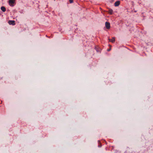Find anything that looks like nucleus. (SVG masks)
<instances>
[{
    "mask_svg": "<svg viewBox=\"0 0 153 153\" xmlns=\"http://www.w3.org/2000/svg\"><path fill=\"white\" fill-rule=\"evenodd\" d=\"M15 1L16 0H9V5L11 6H13V4L15 3Z\"/></svg>",
    "mask_w": 153,
    "mask_h": 153,
    "instance_id": "obj_1",
    "label": "nucleus"
},
{
    "mask_svg": "<svg viewBox=\"0 0 153 153\" xmlns=\"http://www.w3.org/2000/svg\"><path fill=\"white\" fill-rule=\"evenodd\" d=\"M8 23L10 25H15V21L14 20H9L8 21Z\"/></svg>",
    "mask_w": 153,
    "mask_h": 153,
    "instance_id": "obj_2",
    "label": "nucleus"
},
{
    "mask_svg": "<svg viewBox=\"0 0 153 153\" xmlns=\"http://www.w3.org/2000/svg\"><path fill=\"white\" fill-rule=\"evenodd\" d=\"M105 27L107 29H109L110 27V23L107 22H106L105 23Z\"/></svg>",
    "mask_w": 153,
    "mask_h": 153,
    "instance_id": "obj_3",
    "label": "nucleus"
},
{
    "mask_svg": "<svg viewBox=\"0 0 153 153\" xmlns=\"http://www.w3.org/2000/svg\"><path fill=\"white\" fill-rule=\"evenodd\" d=\"M109 41L112 43H114L115 40V38L114 37H113L111 39H108Z\"/></svg>",
    "mask_w": 153,
    "mask_h": 153,
    "instance_id": "obj_4",
    "label": "nucleus"
},
{
    "mask_svg": "<svg viewBox=\"0 0 153 153\" xmlns=\"http://www.w3.org/2000/svg\"><path fill=\"white\" fill-rule=\"evenodd\" d=\"M120 3V1H118L116 2L114 4V5L115 6H118Z\"/></svg>",
    "mask_w": 153,
    "mask_h": 153,
    "instance_id": "obj_5",
    "label": "nucleus"
},
{
    "mask_svg": "<svg viewBox=\"0 0 153 153\" xmlns=\"http://www.w3.org/2000/svg\"><path fill=\"white\" fill-rule=\"evenodd\" d=\"M1 8L2 11L4 12H5L6 10V8L4 7H1Z\"/></svg>",
    "mask_w": 153,
    "mask_h": 153,
    "instance_id": "obj_6",
    "label": "nucleus"
},
{
    "mask_svg": "<svg viewBox=\"0 0 153 153\" xmlns=\"http://www.w3.org/2000/svg\"><path fill=\"white\" fill-rule=\"evenodd\" d=\"M108 13L110 14L111 15L112 14L113 11L112 10L109 9L108 11Z\"/></svg>",
    "mask_w": 153,
    "mask_h": 153,
    "instance_id": "obj_7",
    "label": "nucleus"
},
{
    "mask_svg": "<svg viewBox=\"0 0 153 153\" xmlns=\"http://www.w3.org/2000/svg\"><path fill=\"white\" fill-rule=\"evenodd\" d=\"M69 1L70 2V3H73V2L74 1V0H69Z\"/></svg>",
    "mask_w": 153,
    "mask_h": 153,
    "instance_id": "obj_8",
    "label": "nucleus"
},
{
    "mask_svg": "<svg viewBox=\"0 0 153 153\" xmlns=\"http://www.w3.org/2000/svg\"><path fill=\"white\" fill-rule=\"evenodd\" d=\"M110 50V49H109V50H108V51H109Z\"/></svg>",
    "mask_w": 153,
    "mask_h": 153,
    "instance_id": "obj_9",
    "label": "nucleus"
},
{
    "mask_svg": "<svg viewBox=\"0 0 153 153\" xmlns=\"http://www.w3.org/2000/svg\"><path fill=\"white\" fill-rule=\"evenodd\" d=\"M110 50V49H109V50H108V51H109Z\"/></svg>",
    "mask_w": 153,
    "mask_h": 153,
    "instance_id": "obj_10",
    "label": "nucleus"
}]
</instances>
